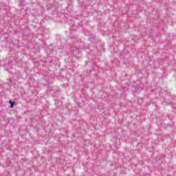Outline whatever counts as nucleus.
<instances>
[{"label":"nucleus","instance_id":"f257e3e1","mask_svg":"<svg viewBox=\"0 0 176 176\" xmlns=\"http://www.w3.org/2000/svg\"><path fill=\"white\" fill-rule=\"evenodd\" d=\"M10 108H13V107H14V102L10 101Z\"/></svg>","mask_w":176,"mask_h":176}]
</instances>
